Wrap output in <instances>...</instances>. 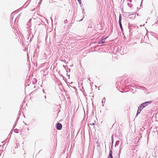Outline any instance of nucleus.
Wrapping results in <instances>:
<instances>
[{
    "label": "nucleus",
    "instance_id": "obj_6",
    "mask_svg": "<svg viewBox=\"0 0 158 158\" xmlns=\"http://www.w3.org/2000/svg\"><path fill=\"white\" fill-rule=\"evenodd\" d=\"M141 111V110H139V109H138L137 111V115H138V114H139L140 113Z\"/></svg>",
    "mask_w": 158,
    "mask_h": 158
},
{
    "label": "nucleus",
    "instance_id": "obj_1",
    "mask_svg": "<svg viewBox=\"0 0 158 158\" xmlns=\"http://www.w3.org/2000/svg\"><path fill=\"white\" fill-rule=\"evenodd\" d=\"M151 101L147 102L142 103L141 104V106L144 108L147 106L148 104L151 103Z\"/></svg>",
    "mask_w": 158,
    "mask_h": 158
},
{
    "label": "nucleus",
    "instance_id": "obj_5",
    "mask_svg": "<svg viewBox=\"0 0 158 158\" xmlns=\"http://www.w3.org/2000/svg\"><path fill=\"white\" fill-rule=\"evenodd\" d=\"M143 108L142 106H141V105H140V106L138 107V109L141 110Z\"/></svg>",
    "mask_w": 158,
    "mask_h": 158
},
{
    "label": "nucleus",
    "instance_id": "obj_8",
    "mask_svg": "<svg viewBox=\"0 0 158 158\" xmlns=\"http://www.w3.org/2000/svg\"><path fill=\"white\" fill-rule=\"evenodd\" d=\"M119 25L120 26V27L122 29V26L121 23V22H119Z\"/></svg>",
    "mask_w": 158,
    "mask_h": 158
},
{
    "label": "nucleus",
    "instance_id": "obj_2",
    "mask_svg": "<svg viewBox=\"0 0 158 158\" xmlns=\"http://www.w3.org/2000/svg\"><path fill=\"white\" fill-rule=\"evenodd\" d=\"M62 125L61 123H58L57 124L56 129L57 130H60L62 129Z\"/></svg>",
    "mask_w": 158,
    "mask_h": 158
},
{
    "label": "nucleus",
    "instance_id": "obj_3",
    "mask_svg": "<svg viewBox=\"0 0 158 158\" xmlns=\"http://www.w3.org/2000/svg\"><path fill=\"white\" fill-rule=\"evenodd\" d=\"M112 154V151L111 150H110L109 152V155L108 158H113Z\"/></svg>",
    "mask_w": 158,
    "mask_h": 158
},
{
    "label": "nucleus",
    "instance_id": "obj_9",
    "mask_svg": "<svg viewBox=\"0 0 158 158\" xmlns=\"http://www.w3.org/2000/svg\"><path fill=\"white\" fill-rule=\"evenodd\" d=\"M78 0V2L80 4H81V0Z\"/></svg>",
    "mask_w": 158,
    "mask_h": 158
},
{
    "label": "nucleus",
    "instance_id": "obj_4",
    "mask_svg": "<svg viewBox=\"0 0 158 158\" xmlns=\"http://www.w3.org/2000/svg\"><path fill=\"white\" fill-rule=\"evenodd\" d=\"M107 37L103 39H102L98 43V44L101 43H103L105 42V40L107 39Z\"/></svg>",
    "mask_w": 158,
    "mask_h": 158
},
{
    "label": "nucleus",
    "instance_id": "obj_7",
    "mask_svg": "<svg viewBox=\"0 0 158 158\" xmlns=\"http://www.w3.org/2000/svg\"><path fill=\"white\" fill-rule=\"evenodd\" d=\"M121 19H122L121 16V15H119V22H121Z\"/></svg>",
    "mask_w": 158,
    "mask_h": 158
}]
</instances>
